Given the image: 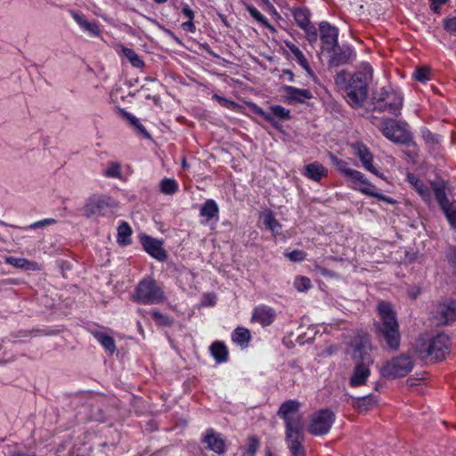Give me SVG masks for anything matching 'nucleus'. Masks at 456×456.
<instances>
[{"label": "nucleus", "mask_w": 456, "mask_h": 456, "mask_svg": "<svg viewBox=\"0 0 456 456\" xmlns=\"http://www.w3.org/2000/svg\"><path fill=\"white\" fill-rule=\"evenodd\" d=\"M379 322L376 323V334L380 341H384L387 346L392 350H397L400 346L401 334L396 314L390 303L381 301L378 305Z\"/></svg>", "instance_id": "nucleus-1"}, {"label": "nucleus", "mask_w": 456, "mask_h": 456, "mask_svg": "<svg viewBox=\"0 0 456 456\" xmlns=\"http://www.w3.org/2000/svg\"><path fill=\"white\" fill-rule=\"evenodd\" d=\"M414 351L423 361L441 362L449 354L450 338L444 333H438L436 336L422 334L414 344Z\"/></svg>", "instance_id": "nucleus-2"}, {"label": "nucleus", "mask_w": 456, "mask_h": 456, "mask_svg": "<svg viewBox=\"0 0 456 456\" xmlns=\"http://www.w3.org/2000/svg\"><path fill=\"white\" fill-rule=\"evenodd\" d=\"M372 81V69L365 67L350 76L345 85L344 91L349 105L357 109L363 105L369 93V86Z\"/></svg>", "instance_id": "nucleus-3"}, {"label": "nucleus", "mask_w": 456, "mask_h": 456, "mask_svg": "<svg viewBox=\"0 0 456 456\" xmlns=\"http://www.w3.org/2000/svg\"><path fill=\"white\" fill-rule=\"evenodd\" d=\"M367 343L368 338L362 337L360 342L354 341L351 344L354 348L353 358L355 360V365L349 379V385L352 387L364 386L370 376V367L373 363V360L366 351Z\"/></svg>", "instance_id": "nucleus-4"}, {"label": "nucleus", "mask_w": 456, "mask_h": 456, "mask_svg": "<svg viewBox=\"0 0 456 456\" xmlns=\"http://www.w3.org/2000/svg\"><path fill=\"white\" fill-rule=\"evenodd\" d=\"M133 301L142 305H158L166 300L163 287L152 278L142 280L132 295Z\"/></svg>", "instance_id": "nucleus-5"}, {"label": "nucleus", "mask_w": 456, "mask_h": 456, "mask_svg": "<svg viewBox=\"0 0 456 456\" xmlns=\"http://www.w3.org/2000/svg\"><path fill=\"white\" fill-rule=\"evenodd\" d=\"M373 109L379 112L387 111L398 116L403 106L402 96L391 88H381L372 97Z\"/></svg>", "instance_id": "nucleus-6"}, {"label": "nucleus", "mask_w": 456, "mask_h": 456, "mask_svg": "<svg viewBox=\"0 0 456 456\" xmlns=\"http://www.w3.org/2000/svg\"><path fill=\"white\" fill-rule=\"evenodd\" d=\"M412 359L407 354H400L385 362L380 367V374L388 379L407 376L413 369Z\"/></svg>", "instance_id": "nucleus-7"}, {"label": "nucleus", "mask_w": 456, "mask_h": 456, "mask_svg": "<svg viewBox=\"0 0 456 456\" xmlns=\"http://www.w3.org/2000/svg\"><path fill=\"white\" fill-rule=\"evenodd\" d=\"M335 419L331 410L320 409L310 415L307 431L315 436H324L330 432Z\"/></svg>", "instance_id": "nucleus-8"}, {"label": "nucleus", "mask_w": 456, "mask_h": 456, "mask_svg": "<svg viewBox=\"0 0 456 456\" xmlns=\"http://www.w3.org/2000/svg\"><path fill=\"white\" fill-rule=\"evenodd\" d=\"M300 406L297 400H287L280 406L277 415L283 419L285 431L304 428L303 417L297 414Z\"/></svg>", "instance_id": "nucleus-9"}, {"label": "nucleus", "mask_w": 456, "mask_h": 456, "mask_svg": "<svg viewBox=\"0 0 456 456\" xmlns=\"http://www.w3.org/2000/svg\"><path fill=\"white\" fill-rule=\"evenodd\" d=\"M380 130L385 137L398 144H410L412 142L411 133L407 125L399 123L395 119H385Z\"/></svg>", "instance_id": "nucleus-10"}, {"label": "nucleus", "mask_w": 456, "mask_h": 456, "mask_svg": "<svg viewBox=\"0 0 456 456\" xmlns=\"http://www.w3.org/2000/svg\"><path fill=\"white\" fill-rule=\"evenodd\" d=\"M345 177L351 182L352 188L354 190H358L363 194L377 198L385 202L394 203L391 198L378 192L375 185L370 183L362 172L351 168L350 171H347V175Z\"/></svg>", "instance_id": "nucleus-11"}, {"label": "nucleus", "mask_w": 456, "mask_h": 456, "mask_svg": "<svg viewBox=\"0 0 456 456\" xmlns=\"http://www.w3.org/2000/svg\"><path fill=\"white\" fill-rule=\"evenodd\" d=\"M431 319L436 326L448 325L456 321V301L445 300L433 305Z\"/></svg>", "instance_id": "nucleus-12"}, {"label": "nucleus", "mask_w": 456, "mask_h": 456, "mask_svg": "<svg viewBox=\"0 0 456 456\" xmlns=\"http://www.w3.org/2000/svg\"><path fill=\"white\" fill-rule=\"evenodd\" d=\"M117 206L116 202L106 195H92L85 204L83 210L86 217L96 215H103L108 208H113Z\"/></svg>", "instance_id": "nucleus-13"}, {"label": "nucleus", "mask_w": 456, "mask_h": 456, "mask_svg": "<svg viewBox=\"0 0 456 456\" xmlns=\"http://www.w3.org/2000/svg\"><path fill=\"white\" fill-rule=\"evenodd\" d=\"M285 439L291 456H306L304 428L285 431Z\"/></svg>", "instance_id": "nucleus-14"}, {"label": "nucleus", "mask_w": 456, "mask_h": 456, "mask_svg": "<svg viewBox=\"0 0 456 456\" xmlns=\"http://www.w3.org/2000/svg\"><path fill=\"white\" fill-rule=\"evenodd\" d=\"M319 30L324 50L330 53L338 45V28L327 21H322Z\"/></svg>", "instance_id": "nucleus-15"}, {"label": "nucleus", "mask_w": 456, "mask_h": 456, "mask_svg": "<svg viewBox=\"0 0 456 456\" xmlns=\"http://www.w3.org/2000/svg\"><path fill=\"white\" fill-rule=\"evenodd\" d=\"M351 148L354 151V154L358 157L362 162V167L366 170L370 171L377 176H382V175L379 174V170L373 165V155L367 145L362 142H356L351 144Z\"/></svg>", "instance_id": "nucleus-16"}, {"label": "nucleus", "mask_w": 456, "mask_h": 456, "mask_svg": "<svg viewBox=\"0 0 456 456\" xmlns=\"http://www.w3.org/2000/svg\"><path fill=\"white\" fill-rule=\"evenodd\" d=\"M141 242L144 250L155 259L164 262L167 258V251L162 247V242L151 236L141 237Z\"/></svg>", "instance_id": "nucleus-17"}, {"label": "nucleus", "mask_w": 456, "mask_h": 456, "mask_svg": "<svg viewBox=\"0 0 456 456\" xmlns=\"http://www.w3.org/2000/svg\"><path fill=\"white\" fill-rule=\"evenodd\" d=\"M284 93L285 102L289 104L304 103L306 100L313 98L310 90L300 89L291 86H284L281 88Z\"/></svg>", "instance_id": "nucleus-18"}, {"label": "nucleus", "mask_w": 456, "mask_h": 456, "mask_svg": "<svg viewBox=\"0 0 456 456\" xmlns=\"http://www.w3.org/2000/svg\"><path fill=\"white\" fill-rule=\"evenodd\" d=\"M275 317L276 313L273 308L267 305H260L254 309L251 320L265 327L271 325L274 322Z\"/></svg>", "instance_id": "nucleus-19"}, {"label": "nucleus", "mask_w": 456, "mask_h": 456, "mask_svg": "<svg viewBox=\"0 0 456 456\" xmlns=\"http://www.w3.org/2000/svg\"><path fill=\"white\" fill-rule=\"evenodd\" d=\"M203 443L208 444V449L218 454H224L225 452V441L219 434L215 433L213 429L207 430Z\"/></svg>", "instance_id": "nucleus-20"}, {"label": "nucleus", "mask_w": 456, "mask_h": 456, "mask_svg": "<svg viewBox=\"0 0 456 456\" xmlns=\"http://www.w3.org/2000/svg\"><path fill=\"white\" fill-rule=\"evenodd\" d=\"M378 405V397L373 395L357 397L353 400V408L360 413L373 410Z\"/></svg>", "instance_id": "nucleus-21"}, {"label": "nucleus", "mask_w": 456, "mask_h": 456, "mask_svg": "<svg viewBox=\"0 0 456 456\" xmlns=\"http://www.w3.org/2000/svg\"><path fill=\"white\" fill-rule=\"evenodd\" d=\"M304 175L314 182H320L328 175V169L322 164L315 161L305 167Z\"/></svg>", "instance_id": "nucleus-22"}, {"label": "nucleus", "mask_w": 456, "mask_h": 456, "mask_svg": "<svg viewBox=\"0 0 456 456\" xmlns=\"http://www.w3.org/2000/svg\"><path fill=\"white\" fill-rule=\"evenodd\" d=\"M5 263L12 265L13 267L22 270L39 271L41 266L37 262L29 261L26 258L8 256L5 258Z\"/></svg>", "instance_id": "nucleus-23"}, {"label": "nucleus", "mask_w": 456, "mask_h": 456, "mask_svg": "<svg viewBox=\"0 0 456 456\" xmlns=\"http://www.w3.org/2000/svg\"><path fill=\"white\" fill-rule=\"evenodd\" d=\"M210 354L216 362L222 363L228 360L229 351L225 344L222 341H215L211 344Z\"/></svg>", "instance_id": "nucleus-24"}, {"label": "nucleus", "mask_w": 456, "mask_h": 456, "mask_svg": "<svg viewBox=\"0 0 456 456\" xmlns=\"http://www.w3.org/2000/svg\"><path fill=\"white\" fill-rule=\"evenodd\" d=\"M332 55L330 59V62L335 65L338 66L341 64L346 63L353 53V51L349 47H339L338 45L334 48V50H331Z\"/></svg>", "instance_id": "nucleus-25"}, {"label": "nucleus", "mask_w": 456, "mask_h": 456, "mask_svg": "<svg viewBox=\"0 0 456 456\" xmlns=\"http://www.w3.org/2000/svg\"><path fill=\"white\" fill-rule=\"evenodd\" d=\"M251 332L244 327H237L232 333V340L241 348H246L251 340Z\"/></svg>", "instance_id": "nucleus-26"}, {"label": "nucleus", "mask_w": 456, "mask_h": 456, "mask_svg": "<svg viewBox=\"0 0 456 456\" xmlns=\"http://www.w3.org/2000/svg\"><path fill=\"white\" fill-rule=\"evenodd\" d=\"M261 219L265 226L269 229L273 235L279 234L281 229V224L274 217L271 210H266L261 214Z\"/></svg>", "instance_id": "nucleus-27"}, {"label": "nucleus", "mask_w": 456, "mask_h": 456, "mask_svg": "<svg viewBox=\"0 0 456 456\" xmlns=\"http://www.w3.org/2000/svg\"><path fill=\"white\" fill-rule=\"evenodd\" d=\"M285 44H286V46L289 48V50L291 52V53L294 55L297 63L304 69L310 72L311 68L309 66V63H308L306 58L305 57L304 53H302V51L296 45H294L291 42H285Z\"/></svg>", "instance_id": "nucleus-28"}, {"label": "nucleus", "mask_w": 456, "mask_h": 456, "mask_svg": "<svg viewBox=\"0 0 456 456\" xmlns=\"http://www.w3.org/2000/svg\"><path fill=\"white\" fill-rule=\"evenodd\" d=\"M72 17L85 30L94 35L98 34L99 27L97 24L89 22L83 14L73 12Z\"/></svg>", "instance_id": "nucleus-29"}, {"label": "nucleus", "mask_w": 456, "mask_h": 456, "mask_svg": "<svg viewBox=\"0 0 456 456\" xmlns=\"http://www.w3.org/2000/svg\"><path fill=\"white\" fill-rule=\"evenodd\" d=\"M94 337L110 354H112L115 352L116 344L112 337L100 331L95 332Z\"/></svg>", "instance_id": "nucleus-30"}, {"label": "nucleus", "mask_w": 456, "mask_h": 456, "mask_svg": "<svg viewBox=\"0 0 456 456\" xmlns=\"http://www.w3.org/2000/svg\"><path fill=\"white\" fill-rule=\"evenodd\" d=\"M132 229L126 222H123L118 228V242L120 245H128L131 242L130 237Z\"/></svg>", "instance_id": "nucleus-31"}, {"label": "nucleus", "mask_w": 456, "mask_h": 456, "mask_svg": "<svg viewBox=\"0 0 456 456\" xmlns=\"http://www.w3.org/2000/svg\"><path fill=\"white\" fill-rule=\"evenodd\" d=\"M122 53L133 67L137 69L144 67V61L133 49L122 46Z\"/></svg>", "instance_id": "nucleus-32"}, {"label": "nucleus", "mask_w": 456, "mask_h": 456, "mask_svg": "<svg viewBox=\"0 0 456 456\" xmlns=\"http://www.w3.org/2000/svg\"><path fill=\"white\" fill-rule=\"evenodd\" d=\"M218 211L216 203L213 200H208L200 208V216L210 220L218 214Z\"/></svg>", "instance_id": "nucleus-33"}, {"label": "nucleus", "mask_w": 456, "mask_h": 456, "mask_svg": "<svg viewBox=\"0 0 456 456\" xmlns=\"http://www.w3.org/2000/svg\"><path fill=\"white\" fill-rule=\"evenodd\" d=\"M309 15L310 13L306 9L296 8L293 11L294 19L300 28H304L305 26H308V24L311 23Z\"/></svg>", "instance_id": "nucleus-34"}, {"label": "nucleus", "mask_w": 456, "mask_h": 456, "mask_svg": "<svg viewBox=\"0 0 456 456\" xmlns=\"http://www.w3.org/2000/svg\"><path fill=\"white\" fill-rule=\"evenodd\" d=\"M124 118L129 121L130 125L133 126L138 134L142 135L144 138H150L151 134L147 132L145 127L141 124L140 120L128 112H124Z\"/></svg>", "instance_id": "nucleus-35"}, {"label": "nucleus", "mask_w": 456, "mask_h": 456, "mask_svg": "<svg viewBox=\"0 0 456 456\" xmlns=\"http://www.w3.org/2000/svg\"><path fill=\"white\" fill-rule=\"evenodd\" d=\"M151 315L159 326L171 327L174 324L172 317L163 314L159 311L153 310Z\"/></svg>", "instance_id": "nucleus-36"}, {"label": "nucleus", "mask_w": 456, "mask_h": 456, "mask_svg": "<svg viewBox=\"0 0 456 456\" xmlns=\"http://www.w3.org/2000/svg\"><path fill=\"white\" fill-rule=\"evenodd\" d=\"M160 191L164 194L173 195L178 191V184L174 179L165 178L160 183Z\"/></svg>", "instance_id": "nucleus-37"}, {"label": "nucleus", "mask_w": 456, "mask_h": 456, "mask_svg": "<svg viewBox=\"0 0 456 456\" xmlns=\"http://www.w3.org/2000/svg\"><path fill=\"white\" fill-rule=\"evenodd\" d=\"M249 14L259 23L272 31H275L274 28L268 22L267 19L254 6H248Z\"/></svg>", "instance_id": "nucleus-38"}, {"label": "nucleus", "mask_w": 456, "mask_h": 456, "mask_svg": "<svg viewBox=\"0 0 456 456\" xmlns=\"http://www.w3.org/2000/svg\"><path fill=\"white\" fill-rule=\"evenodd\" d=\"M272 116L281 120H289L291 118L290 111L281 105H273L270 107Z\"/></svg>", "instance_id": "nucleus-39"}, {"label": "nucleus", "mask_w": 456, "mask_h": 456, "mask_svg": "<svg viewBox=\"0 0 456 456\" xmlns=\"http://www.w3.org/2000/svg\"><path fill=\"white\" fill-rule=\"evenodd\" d=\"M434 194L436 200H437L440 207H444L447 203H449V200L447 199L445 188L444 185L435 184L433 186Z\"/></svg>", "instance_id": "nucleus-40"}, {"label": "nucleus", "mask_w": 456, "mask_h": 456, "mask_svg": "<svg viewBox=\"0 0 456 456\" xmlns=\"http://www.w3.org/2000/svg\"><path fill=\"white\" fill-rule=\"evenodd\" d=\"M452 226L456 227V206L454 203H447L441 208Z\"/></svg>", "instance_id": "nucleus-41"}, {"label": "nucleus", "mask_w": 456, "mask_h": 456, "mask_svg": "<svg viewBox=\"0 0 456 456\" xmlns=\"http://www.w3.org/2000/svg\"><path fill=\"white\" fill-rule=\"evenodd\" d=\"M260 446L259 438L256 436H251L248 438V449L242 456H254Z\"/></svg>", "instance_id": "nucleus-42"}, {"label": "nucleus", "mask_w": 456, "mask_h": 456, "mask_svg": "<svg viewBox=\"0 0 456 456\" xmlns=\"http://www.w3.org/2000/svg\"><path fill=\"white\" fill-rule=\"evenodd\" d=\"M294 286L297 291L305 292L312 288V282L308 277L298 276L295 279Z\"/></svg>", "instance_id": "nucleus-43"}, {"label": "nucleus", "mask_w": 456, "mask_h": 456, "mask_svg": "<svg viewBox=\"0 0 456 456\" xmlns=\"http://www.w3.org/2000/svg\"><path fill=\"white\" fill-rule=\"evenodd\" d=\"M414 78L421 83H425L430 79V69L426 66L419 67L413 74Z\"/></svg>", "instance_id": "nucleus-44"}, {"label": "nucleus", "mask_w": 456, "mask_h": 456, "mask_svg": "<svg viewBox=\"0 0 456 456\" xmlns=\"http://www.w3.org/2000/svg\"><path fill=\"white\" fill-rule=\"evenodd\" d=\"M330 159H331L332 164L336 167V168L339 172H341L344 175V176H346L347 175V171H350L351 168L348 167V164L346 161H345L341 159H338L334 154H330Z\"/></svg>", "instance_id": "nucleus-45"}, {"label": "nucleus", "mask_w": 456, "mask_h": 456, "mask_svg": "<svg viewBox=\"0 0 456 456\" xmlns=\"http://www.w3.org/2000/svg\"><path fill=\"white\" fill-rule=\"evenodd\" d=\"M252 110L255 114L262 117L265 121L270 123L272 126H275L277 125V122L275 118L272 116V114L265 112L262 108L253 105Z\"/></svg>", "instance_id": "nucleus-46"}, {"label": "nucleus", "mask_w": 456, "mask_h": 456, "mask_svg": "<svg viewBox=\"0 0 456 456\" xmlns=\"http://www.w3.org/2000/svg\"><path fill=\"white\" fill-rule=\"evenodd\" d=\"M103 174L108 177L119 178L121 176L120 165L118 162L110 163Z\"/></svg>", "instance_id": "nucleus-47"}, {"label": "nucleus", "mask_w": 456, "mask_h": 456, "mask_svg": "<svg viewBox=\"0 0 456 456\" xmlns=\"http://www.w3.org/2000/svg\"><path fill=\"white\" fill-rule=\"evenodd\" d=\"M305 33V37L310 43H315L318 39V33L315 26L312 23H309L308 26H305L301 28Z\"/></svg>", "instance_id": "nucleus-48"}, {"label": "nucleus", "mask_w": 456, "mask_h": 456, "mask_svg": "<svg viewBox=\"0 0 456 456\" xmlns=\"http://www.w3.org/2000/svg\"><path fill=\"white\" fill-rule=\"evenodd\" d=\"M285 256L288 257L290 261L302 262L305 259L306 253L303 250L295 249L289 253H286Z\"/></svg>", "instance_id": "nucleus-49"}, {"label": "nucleus", "mask_w": 456, "mask_h": 456, "mask_svg": "<svg viewBox=\"0 0 456 456\" xmlns=\"http://www.w3.org/2000/svg\"><path fill=\"white\" fill-rule=\"evenodd\" d=\"M416 191L419 193V195L427 199L430 195V190L429 188L423 183L421 180H416V185L414 186Z\"/></svg>", "instance_id": "nucleus-50"}, {"label": "nucleus", "mask_w": 456, "mask_h": 456, "mask_svg": "<svg viewBox=\"0 0 456 456\" xmlns=\"http://www.w3.org/2000/svg\"><path fill=\"white\" fill-rule=\"evenodd\" d=\"M422 137H423L424 141L426 142V143H428L431 145H434V144H436L439 142L438 136L436 134H433L431 131H429L427 128L422 130Z\"/></svg>", "instance_id": "nucleus-51"}, {"label": "nucleus", "mask_w": 456, "mask_h": 456, "mask_svg": "<svg viewBox=\"0 0 456 456\" xmlns=\"http://www.w3.org/2000/svg\"><path fill=\"white\" fill-rule=\"evenodd\" d=\"M444 28L450 34L456 35V16L444 20Z\"/></svg>", "instance_id": "nucleus-52"}, {"label": "nucleus", "mask_w": 456, "mask_h": 456, "mask_svg": "<svg viewBox=\"0 0 456 456\" xmlns=\"http://www.w3.org/2000/svg\"><path fill=\"white\" fill-rule=\"evenodd\" d=\"M430 1L432 2L430 4V9L435 13H439L441 5L445 4L449 0H430Z\"/></svg>", "instance_id": "nucleus-53"}, {"label": "nucleus", "mask_w": 456, "mask_h": 456, "mask_svg": "<svg viewBox=\"0 0 456 456\" xmlns=\"http://www.w3.org/2000/svg\"><path fill=\"white\" fill-rule=\"evenodd\" d=\"M54 223H55L54 219H53V218H46V219H44V220H41V221H38V222H36V223L32 224L30 225V228L37 229V228L44 227V226L48 225V224H53Z\"/></svg>", "instance_id": "nucleus-54"}, {"label": "nucleus", "mask_w": 456, "mask_h": 456, "mask_svg": "<svg viewBox=\"0 0 456 456\" xmlns=\"http://www.w3.org/2000/svg\"><path fill=\"white\" fill-rule=\"evenodd\" d=\"M182 28L183 30L189 31L191 33H194L196 31V27L193 22V20H188L187 21L182 24Z\"/></svg>", "instance_id": "nucleus-55"}, {"label": "nucleus", "mask_w": 456, "mask_h": 456, "mask_svg": "<svg viewBox=\"0 0 456 456\" xmlns=\"http://www.w3.org/2000/svg\"><path fill=\"white\" fill-rule=\"evenodd\" d=\"M447 258L451 265L456 266V247H452L449 249Z\"/></svg>", "instance_id": "nucleus-56"}, {"label": "nucleus", "mask_w": 456, "mask_h": 456, "mask_svg": "<svg viewBox=\"0 0 456 456\" xmlns=\"http://www.w3.org/2000/svg\"><path fill=\"white\" fill-rule=\"evenodd\" d=\"M182 13L188 18V20L194 19V12L190 8L188 4H183L182 8Z\"/></svg>", "instance_id": "nucleus-57"}, {"label": "nucleus", "mask_w": 456, "mask_h": 456, "mask_svg": "<svg viewBox=\"0 0 456 456\" xmlns=\"http://www.w3.org/2000/svg\"><path fill=\"white\" fill-rule=\"evenodd\" d=\"M213 98L216 99L222 106H224V107H229L230 105L234 104L233 102L226 99V98H224L222 96H219L217 94H215L213 96Z\"/></svg>", "instance_id": "nucleus-58"}, {"label": "nucleus", "mask_w": 456, "mask_h": 456, "mask_svg": "<svg viewBox=\"0 0 456 456\" xmlns=\"http://www.w3.org/2000/svg\"><path fill=\"white\" fill-rule=\"evenodd\" d=\"M346 73L345 71L338 73L336 77L337 84H339L341 82H346Z\"/></svg>", "instance_id": "nucleus-59"}, {"label": "nucleus", "mask_w": 456, "mask_h": 456, "mask_svg": "<svg viewBox=\"0 0 456 456\" xmlns=\"http://www.w3.org/2000/svg\"><path fill=\"white\" fill-rule=\"evenodd\" d=\"M282 74L288 77L289 81H294V73L290 69H283Z\"/></svg>", "instance_id": "nucleus-60"}, {"label": "nucleus", "mask_w": 456, "mask_h": 456, "mask_svg": "<svg viewBox=\"0 0 456 456\" xmlns=\"http://www.w3.org/2000/svg\"><path fill=\"white\" fill-rule=\"evenodd\" d=\"M8 456H37L35 453H26L22 452H13L10 453Z\"/></svg>", "instance_id": "nucleus-61"}, {"label": "nucleus", "mask_w": 456, "mask_h": 456, "mask_svg": "<svg viewBox=\"0 0 456 456\" xmlns=\"http://www.w3.org/2000/svg\"><path fill=\"white\" fill-rule=\"evenodd\" d=\"M408 180L409 182L413 185L415 186L416 185V180H419V178H417L415 175H408Z\"/></svg>", "instance_id": "nucleus-62"}, {"label": "nucleus", "mask_w": 456, "mask_h": 456, "mask_svg": "<svg viewBox=\"0 0 456 456\" xmlns=\"http://www.w3.org/2000/svg\"><path fill=\"white\" fill-rule=\"evenodd\" d=\"M408 180L409 182L413 185L415 186L416 185V180H419V178H417L415 175H408Z\"/></svg>", "instance_id": "nucleus-63"}, {"label": "nucleus", "mask_w": 456, "mask_h": 456, "mask_svg": "<svg viewBox=\"0 0 456 456\" xmlns=\"http://www.w3.org/2000/svg\"><path fill=\"white\" fill-rule=\"evenodd\" d=\"M153 1H154L155 3H157V4H164V3L167 2V0H153Z\"/></svg>", "instance_id": "nucleus-64"}]
</instances>
